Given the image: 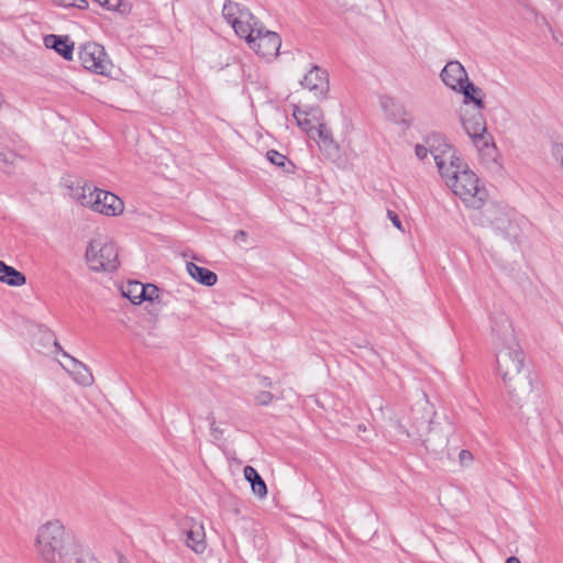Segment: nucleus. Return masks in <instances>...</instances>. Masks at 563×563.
<instances>
[{"mask_svg": "<svg viewBox=\"0 0 563 563\" xmlns=\"http://www.w3.org/2000/svg\"><path fill=\"white\" fill-rule=\"evenodd\" d=\"M159 289L153 285H144V300L154 301L158 298Z\"/></svg>", "mask_w": 563, "mask_h": 563, "instance_id": "a878e982", "label": "nucleus"}, {"mask_svg": "<svg viewBox=\"0 0 563 563\" xmlns=\"http://www.w3.org/2000/svg\"><path fill=\"white\" fill-rule=\"evenodd\" d=\"M119 563H126V562H125V560L123 558H120Z\"/></svg>", "mask_w": 563, "mask_h": 563, "instance_id": "58836bf2", "label": "nucleus"}, {"mask_svg": "<svg viewBox=\"0 0 563 563\" xmlns=\"http://www.w3.org/2000/svg\"><path fill=\"white\" fill-rule=\"evenodd\" d=\"M497 371L508 395L519 402L532 391L531 379L525 374V353L518 341L496 345Z\"/></svg>", "mask_w": 563, "mask_h": 563, "instance_id": "7ed1b4c3", "label": "nucleus"}, {"mask_svg": "<svg viewBox=\"0 0 563 563\" xmlns=\"http://www.w3.org/2000/svg\"><path fill=\"white\" fill-rule=\"evenodd\" d=\"M382 107L384 109V111L386 112V114L395 122H398V117L401 112H404V109L401 106H399L398 103H396V101L393 99V98H383L382 101Z\"/></svg>", "mask_w": 563, "mask_h": 563, "instance_id": "5701e85b", "label": "nucleus"}, {"mask_svg": "<svg viewBox=\"0 0 563 563\" xmlns=\"http://www.w3.org/2000/svg\"><path fill=\"white\" fill-rule=\"evenodd\" d=\"M452 191L470 208L481 209L488 198L487 189L479 186V179L474 172L463 163L457 168L442 177Z\"/></svg>", "mask_w": 563, "mask_h": 563, "instance_id": "20e7f679", "label": "nucleus"}, {"mask_svg": "<svg viewBox=\"0 0 563 563\" xmlns=\"http://www.w3.org/2000/svg\"><path fill=\"white\" fill-rule=\"evenodd\" d=\"M424 142L430 146V154L435 162L441 177L457 168L462 163L461 158L456 155L455 148L448 143L443 135L432 133L424 139Z\"/></svg>", "mask_w": 563, "mask_h": 563, "instance_id": "0eeeda50", "label": "nucleus"}, {"mask_svg": "<svg viewBox=\"0 0 563 563\" xmlns=\"http://www.w3.org/2000/svg\"><path fill=\"white\" fill-rule=\"evenodd\" d=\"M186 544L196 553H202L206 549L203 532L200 530H189L187 532Z\"/></svg>", "mask_w": 563, "mask_h": 563, "instance_id": "4be33fe9", "label": "nucleus"}, {"mask_svg": "<svg viewBox=\"0 0 563 563\" xmlns=\"http://www.w3.org/2000/svg\"><path fill=\"white\" fill-rule=\"evenodd\" d=\"M471 457V453L466 450H462L461 453H460V457L463 460L465 457Z\"/></svg>", "mask_w": 563, "mask_h": 563, "instance_id": "f704fd0d", "label": "nucleus"}, {"mask_svg": "<svg viewBox=\"0 0 563 563\" xmlns=\"http://www.w3.org/2000/svg\"><path fill=\"white\" fill-rule=\"evenodd\" d=\"M292 115L298 126L305 131L311 139H314V130L321 121H323V114L319 107L300 108L299 106H292Z\"/></svg>", "mask_w": 563, "mask_h": 563, "instance_id": "f8f14e48", "label": "nucleus"}, {"mask_svg": "<svg viewBox=\"0 0 563 563\" xmlns=\"http://www.w3.org/2000/svg\"><path fill=\"white\" fill-rule=\"evenodd\" d=\"M274 396L272 393L269 391H260L256 397H255V400L258 405H262V406H266L268 405L269 402H272Z\"/></svg>", "mask_w": 563, "mask_h": 563, "instance_id": "cd10ccee", "label": "nucleus"}, {"mask_svg": "<svg viewBox=\"0 0 563 563\" xmlns=\"http://www.w3.org/2000/svg\"><path fill=\"white\" fill-rule=\"evenodd\" d=\"M78 54L85 69L101 76L111 74L113 65L102 45L95 42L85 43Z\"/></svg>", "mask_w": 563, "mask_h": 563, "instance_id": "1a4fd4ad", "label": "nucleus"}, {"mask_svg": "<svg viewBox=\"0 0 563 563\" xmlns=\"http://www.w3.org/2000/svg\"><path fill=\"white\" fill-rule=\"evenodd\" d=\"M302 88L313 92L316 97L323 98L329 91L328 71L318 65H312L300 81Z\"/></svg>", "mask_w": 563, "mask_h": 563, "instance_id": "9b49d317", "label": "nucleus"}, {"mask_svg": "<svg viewBox=\"0 0 563 563\" xmlns=\"http://www.w3.org/2000/svg\"><path fill=\"white\" fill-rule=\"evenodd\" d=\"M102 5L107 7L109 10L122 12V0H107Z\"/></svg>", "mask_w": 563, "mask_h": 563, "instance_id": "2f4dec72", "label": "nucleus"}, {"mask_svg": "<svg viewBox=\"0 0 563 563\" xmlns=\"http://www.w3.org/2000/svg\"><path fill=\"white\" fill-rule=\"evenodd\" d=\"M80 203L106 216H119L124 210V203L117 195L98 188H95L88 195L84 194Z\"/></svg>", "mask_w": 563, "mask_h": 563, "instance_id": "6e6552de", "label": "nucleus"}, {"mask_svg": "<svg viewBox=\"0 0 563 563\" xmlns=\"http://www.w3.org/2000/svg\"><path fill=\"white\" fill-rule=\"evenodd\" d=\"M415 153L419 159L423 161L428 157V154L430 153V146L427 145L426 142L424 144H417L415 147Z\"/></svg>", "mask_w": 563, "mask_h": 563, "instance_id": "bb28decb", "label": "nucleus"}, {"mask_svg": "<svg viewBox=\"0 0 563 563\" xmlns=\"http://www.w3.org/2000/svg\"><path fill=\"white\" fill-rule=\"evenodd\" d=\"M187 272L195 280L205 286H213L218 280V276L216 273L211 272L208 268L198 266L191 262L187 263Z\"/></svg>", "mask_w": 563, "mask_h": 563, "instance_id": "a211bd4d", "label": "nucleus"}, {"mask_svg": "<svg viewBox=\"0 0 563 563\" xmlns=\"http://www.w3.org/2000/svg\"><path fill=\"white\" fill-rule=\"evenodd\" d=\"M55 4L62 5V7H75L78 9H86L88 8L87 0H53Z\"/></svg>", "mask_w": 563, "mask_h": 563, "instance_id": "393cba45", "label": "nucleus"}, {"mask_svg": "<svg viewBox=\"0 0 563 563\" xmlns=\"http://www.w3.org/2000/svg\"><path fill=\"white\" fill-rule=\"evenodd\" d=\"M318 136L319 139L327 141L330 137V132L325 129L323 122L321 121L320 124L317 125L314 130V137Z\"/></svg>", "mask_w": 563, "mask_h": 563, "instance_id": "c756f323", "label": "nucleus"}, {"mask_svg": "<svg viewBox=\"0 0 563 563\" xmlns=\"http://www.w3.org/2000/svg\"><path fill=\"white\" fill-rule=\"evenodd\" d=\"M387 218L393 222V224L401 232H404V228H402V223L398 217V214L393 211V210H388L387 211Z\"/></svg>", "mask_w": 563, "mask_h": 563, "instance_id": "7c9ffc66", "label": "nucleus"}, {"mask_svg": "<svg viewBox=\"0 0 563 563\" xmlns=\"http://www.w3.org/2000/svg\"><path fill=\"white\" fill-rule=\"evenodd\" d=\"M85 258L89 269L93 272L112 273L120 266L118 245L102 235L89 241Z\"/></svg>", "mask_w": 563, "mask_h": 563, "instance_id": "423d86ee", "label": "nucleus"}, {"mask_svg": "<svg viewBox=\"0 0 563 563\" xmlns=\"http://www.w3.org/2000/svg\"><path fill=\"white\" fill-rule=\"evenodd\" d=\"M208 419L210 421V432H211V435L216 440H220L222 434H223V430L216 424V419H214L213 416H210Z\"/></svg>", "mask_w": 563, "mask_h": 563, "instance_id": "c85d7f7f", "label": "nucleus"}, {"mask_svg": "<svg viewBox=\"0 0 563 563\" xmlns=\"http://www.w3.org/2000/svg\"><path fill=\"white\" fill-rule=\"evenodd\" d=\"M78 549L73 531L60 519H48L36 528L34 550L43 563H80Z\"/></svg>", "mask_w": 563, "mask_h": 563, "instance_id": "f03ea898", "label": "nucleus"}, {"mask_svg": "<svg viewBox=\"0 0 563 563\" xmlns=\"http://www.w3.org/2000/svg\"><path fill=\"white\" fill-rule=\"evenodd\" d=\"M123 295L128 297L134 305L144 301V284L140 282L129 283L123 290Z\"/></svg>", "mask_w": 563, "mask_h": 563, "instance_id": "412c9836", "label": "nucleus"}, {"mask_svg": "<svg viewBox=\"0 0 563 563\" xmlns=\"http://www.w3.org/2000/svg\"><path fill=\"white\" fill-rule=\"evenodd\" d=\"M247 238V233L244 230H239L234 234L235 242H245Z\"/></svg>", "mask_w": 563, "mask_h": 563, "instance_id": "473e14b6", "label": "nucleus"}, {"mask_svg": "<svg viewBox=\"0 0 563 563\" xmlns=\"http://www.w3.org/2000/svg\"><path fill=\"white\" fill-rule=\"evenodd\" d=\"M222 16L233 27L235 34L244 38L257 55L267 59L278 55L282 46L280 36L276 32L265 30L247 8L232 0H225Z\"/></svg>", "mask_w": 563, "mask_h": 563, "instance_id": "f257e3e1", "label": "nucleus"}, {"mask_svg": "<svg viewBox=\"0 0 563 563\" xmlns=\"http://www.w3.org/2000/svg\"><path fill=\"white\" fill-rule=\"evenodd\" d=\"M457 91L463 95L462 104H474V106H485L484 103V92L481 88L475 86L474 84L467 81L463 88H460Z\"/></svg>", "mask_w": 563, "mask_h": 563, "instance_id": "6ab92c4d", "label": "nucleus"}, {"mask_svg": "<svg viewBox=\"0 0 563 563\" xmlns=\"http://www.w3.org/2000/svg\"><path fill=\"white\" fill-rule=\"evenodd\" d=\"M245 479L251 484V488L254 495L258 498H265L267 496V486L253 466H245L243 470Z\"/></svg>", "mask_w": 563, "mask_h": 563, "instance_id": "f3484780", "label": "nucleus"}, {"mask_svg": "<svg viewBox=\"0 0 563 563\" xmlns=\"http://www.w3.org/2000/svg\"><path fill=\"white\" fill-rule=\"evenodd\" d=\"M492 333L495 338V346L518 341L511 320L504 312H497L492 317Z\"/></svg>", "mask_w": 563, "mask_h": 563, "instance_id": "ddd939ff", "label": "nucleus"}, {"mask_svg": "<svg viewBox=\"0 0 563 563\" xmlns=\"http://www.w3.org/2000/svg\"><path fill=\"white\" fill-rule=\"evenodd\" d=\"M54 346H55L56 349H59V344H58V342H57L56 340H54Z\"/></svg>", "mask_w": 563, "mask_h": 563, "instance_id": "4c0bfd02", "label": "nucleus"}, {"mask_svg": "<svg viewBox=\"0 0 563 563\" xmlns=\"http://www.w3.org/2000/svg\"><path fill=\"white\" fill-rule=\"evenodd\" d=\"M266 157L273 165L277 167H285L286 163L288 162V158L284 154L275 150L268 151L266 153Z\"/></svg>", "mask_w": 563, "mask_h": 563, "instance_id": "b1692460", "label": "nucleus"}, {"mask_svg": "<svg viewBox=\"0 0 563 563\" xmlns=\"http://www.w3.org/2000/svg\"><path fill=\"white\" fill-rule=\"evenodd\" d=\"M506 563H521L517 556H510L506 560Z\"/></svg>", "mask_w": 563, "mask_h": 563, "instance_id": "72a5a7b5", "label": "nucleus"}, {"mask_svg": "<svg viewBox=\"0 0 563 563\" xmlns=\"http://www.w3.org/2000/svg\"><path fill=\"white\" fill-rule=\"evenodd\" d=\"M44 44L47 48H53L66 60L73 59L74 44L69 42L68 36L49 34L44 37Z\"/></svg>", "mask_w": 563, "mask_h": 563, "instance_id": "2eb2a0df", "label": "nucleus"}, {"mask_svg": "<svg viewBox=\"0 0 563 563\" xmlns=\"http://www.w3.org/2000/svg\"><path fill=\"white\" fill-rule=\"evenodd\" d=\"M512 211L506 206L492 203L482 213L483 222L494 227L506 235H512L516 231V223L512 220Z\"/></svg>", "mask_w": 563, "mask_h": 563, "instance_id": "9d476101", "label": "nucleus"}, {"mask_svg": "<svg viewBox=\"0 0 563 563\" xmlns=\"http://www.w3.org/2000/svg\"><path fill=\"white\" fill-rule=\"evenodd\" d=\"M70 361L73 363L71 373L74 375L75 380L84 386L91 385L93 382V377L89 368L86 367L80 362H78L77 360H75L74 357H70Z\"/></svg>", "mask_w": 563, "mask_h": 563, "instance_id": "aec40b11", "label": "nucleus"}, {"mask_svg": "<svg viewBox=\"0 0 563 563\" xmlns=\"http://www.w3.org/2000/svg\"><path fill=\"white\" fill-rule=\"evenodd\" d=\"M484 109L485 106L461 104L459 117L461 124L478 152L494 158L497 150L492 136L487 133L486 120L483 114Z\"/></svg>", "mask_w": 563, "mask_h": 563, "instance_id": "39448f33", "label": "nucleus"}, {"mask_svg": "<svg viewBox=\"0 0 563 563\" xmlns=\"http://www.w3.org/2000/svg\"><path fill=\"white\" fill-rule=\"evenodd\" d=\"M441 79L451 89L457 91L468 81L467 73L460 62H449L441 71Z\"/></svg>", "mask_w": 563, "mask_h": 563, "instance_id": "4468645a", "label": "nucleus"}, {"mask_svg": "<svg viewBox=\"0 0 563 563\" xmlns=\"http://www.w3.org/2000/svg\"><path fill=\"white\" fill-rule=\"evenodd\" d=\"M0 283L12 287H21L26 284V277L23 273L0 261Z\"/></svg>", "mask_w": 563, "mask_h": 563, "instance_id": "dca6fc26", "label": "nucleus"}, {"mask_svg": "<svg viewBox=\"0 0 563 563\" xmlns=\"http://www.w3.org/2000/svg\"><path fill=\"white\" fill-rule=\"evenodd\" d=\"M3 103H4V98H3L2 93L0 92V108L2 107Z\"/></svg>", "mask_w": 563, "mask_h": 563, "instance_id": "e433bc0d", "label": "nucleus"}, {"mask_svg": "<svg viewBox=\"0 0 563 563\" xmlns=\"http://www.w3.org/2000/svg\"><path fill=\"white\" fill-rule=\"evenodd\" d=\"M262 384L264 386L271 387L272 386V380L268 377H264Z\"/></svg>", "mask_w": 563, "mask_h": 563, "instance_id": "c9c22d12", "label": "nucleus"}]
</instances>
